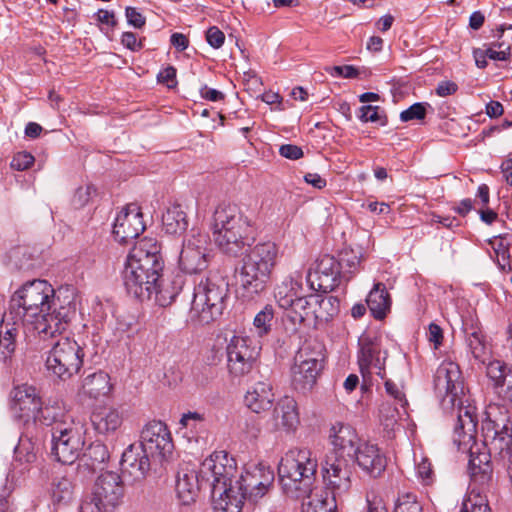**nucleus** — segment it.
<instances>
[{
    "mask_svg": "<svg viewBox=\"0 0 512 512\" xmlns=\"http://www.w3.org/2000/svg\"><path fill=\"white\" fill-rule=\"evenodd\" d=\"M77 311V297L72 287L55 290L46 280L25 283L11 297L7 320L22 323L41 338L49 339L67 330Z\"/></svg>",
    "mask_w": 512,
    "mask_h": 512,
    "instance_id": "nucleus-1",
    "label": "nucleus"
},
{
    "mask_svg": "<svg viewBox=\"0 0 512 512\" xmlns=\"http://www.w3.org/2000/svg\"><path fill=\"white\" fill-rule=\"evenodd\" d=\"M237 473L235 459L226 451H217L201 463V477L209 481L214 512H241L245 497L233 484Z\"/></svg>",
    "mask_w": 512,
    "mask_h": 512,
    "instance_id": "nucleus-2",
    "label": "nucleus"
},
{
    "mask_svg": "<svg viewBox=\"0 0 512 512\" xmlns=\"http://www.w3.org/2000/svg\"><path fill=\"white\" fill-rule=\"evenodd\" d=\"M280 256L279 246L271 240H261L246 250L236 280L240 288L253 297L262 293L269 282Z\"/></svg>",
    "mask_w": 512,
    "mask_h": 512,
    "instance_id": "nucleus-3",
    "label": "nucleus"
},
{
    "mask_svg": "<svg viewBox=\"0 0 512 512\" xmlns=\"http://www.w3.org/2000/svg\"><path fill=\"white\" fill-rule=\"evenodd\" d=\"M318 461L308 448H293L281 458L279 480L286 495L302 498L308 495L315 482Z\"/></svg>",
    "mask_w": 512,
    "mask_h": 512,
    "instance_id": "nucleus-4",
    "label": "nucleus"
},
{
    "mask_svg": "<svg viewBox=\"0 0 512 512\" xmlns=\"http://www.w3.org/2000/svg\"><path fill=\"white\" fill-rule=\"evenodd\" d=\"M228 291V283L217 274L210 273L201 278L194 286L189 322L203 326L219 318L225 308Z\"/></svg>",
    "mask_w": 512,
    "mask_h": 512,
    "instance_id": "nucleus-5",
    "label": "nucleus"
},
{
    "mask_svg": "<svg viewBox=\"0 0 512 512\" xmlns=\"http://www.w3.org/2000/svg\"><path fill=\"white\" fill-rule=\"evenodd\" d=\"M211 228L214 242L223 253L238 256L243 251L250 233V223L235 205L217 206Z\"/></svg>",
    "mask_w": 512,
    "mask_h": 512,
    "instance_id": "nucleus-6",
    "label": "nucleus"
},
{
    "mask_svg": "<svg viewBox=\"0 0 512 512\" xmlns=\"http://www.w3.org/2000/svg\"><path fill=\"white\" fill-rule=\"evenodd\" d=\"M124 497V483L117 472L106 471L95 480L91 493L86 497L79 512H112Z\"/></svg>",
    "mask_w": 512,
    "mask_h": 512,
    "instance_id": "nucleus-7",
    "label": "nucleus"
},
{
    "mask_svg": "<svg viewBox=\"0 0 512 512\" xmlns=\"http://www.w3.org/2000/svg\"><path fill=\"white\" fill-rule=\"evenodd\" d=\"M85 434V424L80 419L71 418L69 423L52 427L51 453L54 458L62 464H73L83 452Z\"/></svg>",
    "mask_w": 512,
    "mask_h": 512,
    "instance_id": "nucleus-8",
    "label": "nucleus"
},
{
    "mask_svg": "<svg viewBox=\"0 0 512 512\" xmlns=\"http://www.w3.org/2000/svg\"><path fill=\"white\" fill-rule=\"evenodd\" d=\"M324 358V348L318 342H305L299 348L292 367V384L296 390L305 393L314 387Z\"/></svg>",
    "mask_w": 512,
    "mask_h": 512,
    "instance_id": "nucleus-9",
    "label": "nucleus"
},
{
    "mask_svg": "<svg viewBox=\"0 0 512 512\" xmlns=\"http://www.w3.org/2000/svg\"><path fill=\"white\" fill-rule=\"evenodd\" d=\"M83 358V349L74 339L60 337L48 352L45 366L51 375L66 380L79 372Z\"/></svg>",
    "mask_w": 512,
    "mask_h": 512,
    "instance_id": "nucleus-10",
    "label": "nucleus"
},
{
    "mask_svg": "<svg viewBox=\"0 0 512 512\" xmlns=\"http://www.w3.org/2000/svg\"><path fill=\"white\" fill-rule=\"evenodd\" d=\"M163 269L161 266L126 260L123 270L126 291L140 301L151 300Z\"/></svg>",
    "mask_w": 512,
    "mask_h": 512,
    "instance_id": "nucleus-11",
    "label": "nucleus"
},
{
    "mask_svg": "<svg viewBox=\"0 0 512 512\" xmlns=\"http://www.w3.org/2000/svg\"><path fill=\"white\" fill-rule=\"evenodd\" d=\"M208 246V235L192 228L183 240L178 258L179 269L186 274H197L206 270L210 262Z\"/></svg>",
    "mask_w": 512,
    "mask_h": 512,
    "instance_id": "nucleus-12",
    "label": "nucleus"
},
{
    "mask_svg": "<svg viewBox=\"0 0 512 512\" xmlns=\"http://www.w3.org/2000/svg\"><path fill=\"white\" fill-rule=\"evenodd\" d=\"M227 368L234 378L249 374L259 356L260 346L246 335H233L226 347Z\"/></svg>",
    "mask_w": 512,
    "mask_h": 512,
    "instance_id": "nucleus-13",
    "label": "nucleus"
},
{
    "mask_svg": "<svg viewBox=\"0 0 512 512\" xmlns=\"http://www.w3.org/2000/svg\"><path fill=\"white\" fill-rule=\"evenodd\" d=\"M274 481V472L270 467L262 463H249L243 472L233 478V484L245 499L256 502L262 498L272 486Z\"/></svg>",
    "mask_w": 512,
    "mask_h": 512,
    "instance_id": "nucleus-14",
    "label": "nucleus"
},
{
    "mask_svg": "<svg viewBox=\"0 0 512 512\" xmlns=\"http://www.w3.org/2000/svg\"><path fill=\"white\" fill-rule=\"evenodd\" d=\"M138 447L151 458L162 460L170 456L174 445L167 425L157 420L148 422L141 431Z\"/></svg>",
    "mask_w": 512,
    "mask_h": 512,
    "instance_id": "nucleus-15",
    "label": "nucleus"
},
{
    "mask_svg": "<svg viewBox=\"0 0 512 512\" xmlns=\"http://www.w3.org/2000/svg\"><path fill=\"white\" fill-rule=\"evenodd\" d=\"M11 411L24 424H35L41 411L42 399L34 386L23 384L13 388L10 394Z\"/></svg>",
    "mask_w": 512,
    "mask_h": 512,
    "instance_id": "nucleus-16",
    "label": "nucleus"
},
{
    "mask_svg": "<svg viewBox=\"0 0 512 512\" xmlns=\"http://www.w3.org/2000/svg\"><path fill=\"white\" fill-rule=\"evenodd\" d=\"M340 264L331 255L321 256L317 262L314 272H309L307 281L314 290L330 292L334 290L343 280Z\"/></svg>",
    "mask_w": 512,
    "mask_h": 512,
    "instance_id": "nucleus-17",
    "label": "nucleus"
},
{
    "mask_svg": "<svg viewBox=\"0 0 512 512\" xmlns=\"http://www.w3.org/2000/svg\"><path fill=\"white\" fill-rule=\"evenodd\" d=\"M145 229L143 215L136 203L127 204L116 216L113 235L119 243H128Z\"/></svg>",
    "mask_w": 512,
    "mask_h": 512,
    "instance_id": "nucleus-18",
    "label": "nucleus"
},
{
    "mask_svg": "<svg viewBox=\"0 0 512 512\" xmlns=\"http://www.w3.org/2000/svg\"><path fill=\"white\" fill-rule=\"evenodd\" d=\"M358 467L372 478L380 477L386 469L387 458L381 449L367 441L358 444V448L352 455V464Z\"/></svg>",
    "mask_w": 512,
    "mask_h": 512,
    "instance_id": "nucleus-19",
    "label": "nucleus"
},
{
    "mask_svg": "<svg viewBox=\"0 0 512 512\" xmlns=\"http://www.w3.org/2000/svg\"><path fill=\"white\" fill-rule=\"evenodd\" d=\"M203 485L209 486V481L202 479L201 466L199 470H196L189 464L180 467L176 477L175 490L182 504L189 505L193 503L198 495L199 489Z\"/></svg>",
    "mask_w": 512,
    "mask_h": 512,
    "instance_id": "nucleus-20",
    "label": "nucleus"
},
{
    "mask_svg": "<svg viewBox=\"0 0 512 512\" xmlns=\"http://www.w3.org/2000/svg\"><path fill=\"white\" fill-rule=\"evenodd\" d=\"M329 439L333 448L326 455L346 457L351 460L358 444L362 442L356 430L343 423H336L331 427Z\"/></svg>",
    "mask_w": 512,
    "mask_h": 512,
    "instance_id": "nucleus-21",
    "label": "nucleus"
},
{
    "mask_svg": "<svg viewBox=\"0 0 512 512\" xmlns=\"http://www.w3.org/2000/svg\"><path fill=\"white\" fill-rule=\"evenodd\" d=\"M299 424L296 401L289 396L280 398L267 419V425L275 431H294Z\"/></svg>",
    "mask_w": 512,
    "mask_h": 512,
    "instance_id": "nucleus-22",
    "label": "nucleus"
},
{
    "mask_svg": "<svg viewBox=\"0 0 512 512\" xmlns=\"http://www.w3.org/2000/svg\"><path fill=\"white\" fill-rule=\"evenodd\" d=\"M150 456L138 446L130 445L122 454L121 468L132 481L143 480L150 470Z\"/></svg>",
    "mask_w": 512,
    "mask_h": 512,
    "instance_id": "nucleus-23",
    "label": "nucleus"
},
{
    "mask_svg": "<svg viewBox=\"0 0 512 512\" xmlns=\"http://www.w3.org/2000/svg\"><path fill=\"white\" fill-rule=\"evenodd\" d=\"M360 351L358 354V364L363 377L374 370L381 378L384 377V358L380 356L379 345L369 337L359 339Z\"/></svg>",
    "mask_w": 512,
    "mask_h": 512,
    "instance_id": "nucleus-24",
    "label": "nucleus"
},
{
    "mask_svg": "<svg viewBox=\"0 0 512 512\" xmlns=\"http://www.w3.org/2000/svg\"><path fill=\"white\" fill-rule=\"evenodd\" d=\"M275 394L268 380L256 382L246 392L244 403L254 413H261L272 407Z\"/></svg>",
    "mask_w": 512,
    "mask_h": 512,
    "instance_id": "nucleus-25",
    "label": "nucleus"
},
{
    "mask_svg": "<svg viewBox=\"0 0 512 512\" xmlns=\"http://www.w3.org/2000/svg\"><path fill=\"white\" fill-rule=\"evenodd\" d=\"M463 332L468 352L479 363L485 364L491 356V347L477 324L464 323Z\"/></svg>",
    "mask_w": 512,
    "mask_h": 512,
    "instance_id": "nucleus-26",
    "label": "nucleus"
},
{
    "mask_svg": "<svg viewBox=\"0 0 512 512\" xmlns=\"http://www.w3.org/2000/svg\"><path fill=\"white\" fill-rule=\"evenodd\" d=\"M126 260L164 267L161 244L152 237L141 239L130 251Z\"/></svg>",
    "mask_w": 512,
    "mask_h": 512,
    "instance_id": "nucleus-27",
    "label": "nucleus"
},
{
    "mask_svg": "<svg viewBox=\"0 0 512 512\" xmlns=\"http://www.w3.org/2000/svg\"><path fill=\"white\" fill-rule=\"evenodd\" d=\"M293 303L286 310L284 316V323L287 332L295 334L300 325L308 319L310 314L312 315L313 307H311L312 294L308 297L299 296L293 298Z\"/></svg>",
    "mask_w": 512,
    "mask_h": 512,
    "instance_id": "nucleus-28",
    "label": "nucleus"
},
{
    "mask_svg": "<svg viewBox=\"0 0 512 512\" xmlns=\"http://www.w3.org/2000/svg\"><path fill=\"white\" fill-rule=\"evenodd\" d=\"M302 277V272L297 270L277 285L275 298L281 308L287 309L293 303V298H298L301 295Z\"/></svg>",
    "mask_w": 512,
    "mask_h": 512,
    "instance_id": "nucleus-29",
    "label": "nucleus"
},
{
    "mask_svg": "<svg viewBox=\"0 0 512 512\" xmlns=\"http://www.w3.org/2000/svg\"><path fill=\"white\" fill-rule=\"evenodd\" d=\"M311 307H313L312 316L315 325L319 326L327 323L339 313L340 303L334 296L312 294Z\"/></svg>",
    "mask_w": 512,
    "mask_h": 512,
    "instance_id": "nucleus-30",
    "label": "nucleus"
},
{
    "mask_svg": "<svg viewBox=\"0 0 512 512\" xmlns=\"http://www.w3.org/2000/svg\"><path fill=\"white\" fill-rule=\"evenodd\" d=\"M183 281L181 277L164 278L162 273L156 281L152 299L161 307L171 305L182 290Z\"/></svg>",
    "mask_w": 512,
    "mask_h": 512,
    "instance_id": "nucleus-31",
    "label": "nucleus"
},
{
    "mask_svg": "<svg viewBox=\"0 0 512 512\" xmlns=\"http://www.w3.org/2000/svg\"><path fill=\"white\" fill-rule=\"evenodd\" d=\"M122 415L116 408L100 407L91 415L94 429L100 434L115 432L122 424Z\"/></svg>",
    "mask_w": 512,
    "mask_h": 512,
    "instance_id": "nucleus-32",
    "label": "nucleus"
},
{
    "mask_svg": "<svg viewBox=\"0 0 512 512\" xmlns=\"http://www.w3.org/2000/svg\"><path fill=\"white\" fill-rule=\"evenodd\" d=\"M366 304L375 319L381 320L387 315L391 309V298L383 283L374 284L366 298Z\"/></svg>",
    "mask_w": 512,
    "mask_h": 512,
    "instance_id": "nucleus-33",
    "label": "nucleus"
},
{
    "mask_svg": "<svg viewBox=\"0 0 512 512\" xmlns=\"http://www.w3.org/2000/svg\"><path fill=\"white\" fill-rule=\"evenodd\" d=\"M308 497V501L302 504V512H336L337 499L321 489L318 492L312 491L303 498Z\"/></svg>",
    "mask_w": 512,
    "mask_h": 512,
    "instance_id": "nucleus-34",
    "label": "nucleus"
},
{
    "mask_svg": "<svg viewBox=\"0 0 512 512\" xmlns=\"http://www.w3.org/2000/svg\"><path fill=\"white\" fill-rule=\"evenodd\" d=\"M179 431L189 441H197L200 434L205 431V415L196 411L183 413L179 420Z\"/></svg>",
    "mask_w": 512,
    "mask_h": 512,
    "instance_id": "nucleus-35",
    "label": "nucleus"
},
{
    "mask_svg": "<svg viewBox=\"0 0 512 512\" xmlns=\"http://www.w3.org/2000/svg\"><path fill=\"white\" fill-rule=\"evenodd\" d=\"M162 223L168 234H182L188 227L186 213L179 204L167 208L162 216Z\"/></svg>",
    "mask_w": 512,
    "mask_h": 512,
    "instance_id": "nucleus-36",
    "label": "nucleus"
},
{
    "mask_svg": "<svg viewBox=\"0 0 512 512\" xmlns=\"http://www.w3.org/2000/svg\"><path fill=\"white\" fill-rule=\"evenodd\" d=\"M82 388L83 392L91 398L105 396L111 390L110 377L103 371L92 373L85 377Z\"/></svg>",
    "mask_w": 512,
    "mask_h": 512,
    "instance_id": "nucleus-37",
    "label": "nucleus"
},
{
    "mask_svg": "<svg viewBox=\"0 0 512 512\" xmlns=\"http://www.w3.org/2000/svg\"><path fill=\"white\" fill-rule=\"evenodd\" d=\"M80 459V468H87L89 472L96 471L100 465L104 464L109 459V452L103 443L94 442L86 451L82 452Z\"/></svg>",
    "mask_w": 512,
    "mask_h": 512,
    "instance_id": "nucleus-38",
    "label": "nucleus"
},
{
    "mask_svg": "<svg viewBox=\"0 0 512 512\" xmlns=\"http://www.w3.org/2000/svg\"><path fill=\"white\" fill-rule=\"evenodd\" d=\"M71 418L74 417L66 411L63 403L55 401L45 406H43V404L41 405V411H39L37 421L55 427L62 422L69 423Z\"/></svg>",
    "mask_w": 512,
    "mask_h": 512,
    "instance_id": "nucleus-39",
    "label": "nucleus"
},
{
    "mask_svg": "<svg viewBox=\"0 0 512 512\" xmlns=\"http://www.w3.org/2000/svg\"><path fill=\"white\" fill-rule=\"evenodd\" d=\"M486 375L493 382L496 389L504 390L512 379V366L499 360H488L486 363Z\"/></svg>",
    "mask_w": 512,
    "mask_h": 512,
    "instance_id": "nucleus-40",
    "label": "nucleus"
},
{
    "mask_svg": "<svg viewBox=\"0 0 512 512\" xmlns=\"http://www.w3.org/2000/svg\"><path fill=\"white\" fill-rule=\"evenodd\" d=\"M343 473L352 475V460L346 457L325 455V458L322 463V474L340 476L343 475Z\"/></svg>",
    "mask_w": 512,
    "mask_h": 512,
    "instance_id": "nucleus-41",
    "label": "nucleus"
},
{
    "mask_svg": "<svg viewBox=\"0 0 512 512\" xmlns=\"http://www.w3.org/2000/svg\"><path fill=\"white\" fill-rule=\"evenodd\" d=\"M51 496L54 504H68L74 496V484L67 477L55 478L51 486Z\"/></svg>",
    "mask_w": 512,
    "mask_h": 512,
    "instance_id": "nucleus-42",
    "label": "nucleus"
},
{
    "mask_svg": "<svg viewBox=\"0 0 512 512\" xmlns=\"http://www.w3.org/2000/svg\"><path fill=\"white\" fill-rule=\"evenodd\" d=\"M5 317L0 324V360L9 358L15 350L16 325H10Z\"/></svg>",
    "mask_w": 512,
    "mask_h": 512,
    "instance_id": "nucleus-43",
    "label": "nucleus"
},
{
    "mask_svg": "<svg viewBox=\"0 0 512 512\" xmlns=\"http://www.w3.org/2000/svg\"><path fill=\"white\" fill-rule=\"evenodd\" d=\"M352 475H348L343 473L340 476L334 475H323V480L325 484V491L334 496L337 500L338 498L346 495L352 485L351 480Z\"/></svg>",
    "mask_w": 512,
    "mask_h": 512,
    "instance_id": "nucleus-44",
    "label": "nucleus"
},
{
    "mask_svg": "<svg viewBox=\"0 0 512 512\" xmlns=\"http://www.w3.org/2000/svg\"><path fill=\"white\" fill-rule=\"evenodd\" d=\"M340 264L341 274H343V280L349 281L352 275L358 270L361 255L354 252L353 250L345 249L340 253V258L337 259Z\"/></svg>",
    "mask_w": 512,
    "mask_h": 512,
    "instance_id": "nucleus-45",
    "label": "nucleus"
},
{
    "mask_svg": "<svg viewBox=\"0 0 512 512\" xmlns=\"http://www.w3.org/2000/svg\"><path fill=\"white\" fill-rule=\"evenodd\" d=\"M274 319V309L271 305H266L254 317L253 326L259 336L267 335L271 331Z\"/></svg>",
    "mask_w": 512,
    "mask_h": 512,
    "instance_id": "nucleus-46",
    "label": "nucleus"
},
{
    "mask_svg": "<svg viewBox=\"0 0 512 512\" xmlns=\"http://www.w3.org/2000/svg\"><path fill=\"white\" fill-rule=\"evenodd\" d=\"M461 512H490V508L485 496L471 490L463 500Z\"/></svg>",
    "mask_w": 512,
    "mask_h": 512,
    "instance_id": "nucleus-47",
    "label": "nucleus"
},
{
    "mask_svg": "<svg viewBox=\"0 0 512 512\" xmlns=\"http://www.w3.org/2000/svg\"><path fill=\"white\" fill-rule=\"evenodd\" d=\"M394 512H423V509L416 495L403 493L398 497Z\"/></svg>",
    "mask_w": 512,
    "mask_h": 512,
    "instance_id": "nucleus-48",
    "label": "nucleus"
},
{
    "mask_svg": "<svg viewBox=\"0 0 512 512\" xmlns=\"http://www.w3.org/2000/svg\"><path fill=\"white\" fill-rule=\"evenodd\" d=\"M94 194L95 189L90 184L78 187L72 197L73 206L75 208H82L86 206L90 202Z\"/></svg>",
    "mask_w": 512,
    "mask_h": 512,
    "instance_id": "nucleus-49",
    "label": "nucleus"
},
{
    "mask_svg": "<svg viewBox=\"0 0 512 512\" xmlns=\"http://www.w3.org/2000/svg\"><path fill=\"white\" fill-rule=\"evenodd\" d=\"M14 452L20 461L30 463L35 459L34 445L28 438L21 437Z\"/></svg>",
    "mask_w": 512,
    "mask_h": 512,
    "instance_id": "nucleus-50",
    "label": "nucleus"
},
{
    "mask_svg": "<svg viewBox=\"0 0 512 512\" xmlns=\"http://www.w3.org/2000/svg\"><path fill=\"white\" fill-rule=\"evenodd\" d=\"M427 107H429V104L427 103H414L409 108L400 113V119L402 122L422 120L426 116Z\"/></svg>",
    "mask_w": 512,
    "mask_h": 512,
    "instance_id": "nucleus-51",
    "label": "nucleus"
},
{
    "mask_svg": "<svg viewBox=\"0 0 512 512\" xmlns=\"http://www.w3.org/2000/svg\"><path fill=\"white\" fill-rule=\"evenodd\" d=\"M381 421L386 427H392L399 417V410L389 402H384L379 408Z\"/></svg>",
    "mask_w": 512,
    "mask_h": 512,
    "instance_id": "nucleus-52",
    "label": "nucleus"
},
{
    "mask_svg": "<svg viewBox=\"0 0 512 512\" xmlns=\"http://www.w3.org/2000/svg\"><path fill=\"white\" fill-rule=\"evenodd\" d=\"M416 462V474L418 479L424 484L429 485L432 482L433 472L431 469V463L427 458L422 457L421 460Z\"/></svg>",
    "mask_w": 512,
    "mask_h": 512,
    "instance_id": "nucleus-53",
    "label": "nucleus"
},
{
    "mask_svg": "<svg viewBox=\"0 0 512 512\" xmlns=\"http://www.w3.org/2000/svg\"><path fill=\"white\" fill-rule=\"evenodd\" d=\"M34 156L28 152H18L11 161V167L17 171H24L34 163Z\"/></svg>",
    "mask_w": 512,
    "mask_h": 512,
    "instance_id": "nucleus-54",
    "label": "nucleus"
},
{
    "mask_svg": "<svg viewBox=\"0 0 512 512\" xmlns=\"http://www.w3.org/2000/svg\"><path fill=\"white\" fill-rule=\"evenodd\" d=\"M492 248L494 249L496 255L498 258L499 264L504 269L505 267V261L509 260V253L507 245L504 244L503 239L501 237H495L493 240L490 241Z\"/></svg>",
    "mask_w": 512,
    "mask_h": 512,
    "instance_id": "nucleus-55",
    "label": "nucleus"
},
{
    "mask_svg": "<svg viewBox=\"0 0 512 512\" xmlns=\"http://www.w3.org/2000/svg\"><path fill=\"white\" fill-rule=\"evenodd\" d=\"M206 40L211 47L218 49L224 44L225 35L218 27L212 26L206 32Z\"/></svg>",
    "mask_w": 512,
    "mask_h": 512,
    "instance_id": "nucleus-56",
    "label": "nucleus"
},
{
    "mask_svg": "<svg viewBox=\"0 0 512 512\" xmlns=\"http://www.w3.org/2000/svg\"><path fill=\"white\" fill-rule=\"evenodd\" d=\"M385 390L402 408L407 404L401 388L391 380L385 381Z\"/></svg>",
    "mask_w": 512,
    "mask_h": 512,
    "instance_id": "nucleus-57",
    "label": "nucleus"
},
{
    "mask_svg": "<svg viewBox=\"0 0 512 512\" xmlns=\"http://www.w3.org/2000/svg\"><path fill=\"white\" fill-rule=\"evenodd\" d=\"M125 15L129 25L135 28H142L146 23V18L134 7H127Z\"/></svg>",
    "mask_w": 512,
    "mask_h": 512,
    "instance_id": "nucleus-58",
    "label": "nucleus"
},
{
    "mask_svg": "<svg viewBox=\"0 0 512 512\" xmlns=\"http://www.w3.org/2000/svg\"><path fill=\"white\" fill-rule=\"evenodd\" d=\"M158 82L165 84L168 88L176 86V69L173 66H168L161 70L157 75Z\"/></svg>",
    "mask_w": 512,
    "mask_h": 512,
    "instance_id": "nucleus-59",
    "label": "nucleus"
},
{
    "mask_svg": "<svg viewBox=\"0 0 512 512\" xmlns=\"http://www.w3.org/2000/svg\"><path fill=\"white\" fill-rule=\"evenodd\" d=\"M279 154L290 160H298L303 157V150L294 144H284L280 146Z\"/></svg>",
    "mask_w": 512,
    "mask_h": 512,
    "instance_id": "nucleus-60",
    "label": "nucleus"
},
{
    "mask_svg": "<svg viewBox=\"0 0 512 512\" xmlns=\"http://www.w3.org/2000/svg\"><path fill=\"white\" fill-rule=\"evenodd\" d=\"M121 43L131 51H139L143 48L142 40H138L133 32H124L121 36Z\"/></svg>",
    "mask_w": 512,
    "mask_h": 512,
    "instance_id": "nucleus-61",
    "label": "nucleus"
},
{
    "mask_svg": "<svg viewBox=\"0 0 512 512\" xmlns=\"http://www.w3.org/2000/svg\"><path fill=\"white\" fill-rule=\"evenodd\" d=\"M485 51V55L494 61H507L511 56V46H505L501 50H496L493 46L486 48Z\"/></svg>",
    "mask_w": 512,
    "mask_h": 512,
    "instance_id": "nucleus-62",
    "label": "nucleus"
},
{
    "mask_svg": "<svg viewBox=\"0 0 512 512\" xmlns=\"http://www.w3.org/2000/svg\"><path fill=\"white\" fill-rule=\"evenodd\" d=\"M378 106L365 105L359 110V119L363 122H376L379 119Z\"/></svg>",
    "mask_w": 512,
    "mask_h": 512,
    "instance_id": "nucleus-63",
    "label": "nucleus"
},
{
    "mask_svg": "<svg viewBox=\"0 0 512 512\" xmlns=\"http://www.w3.org/2000/svg\"><path fill=\"white\" fill-rule=\"evenodd\" d=\"M367 512H388L383 500L377 496H367Z\"/></svg>",
    "mask_w": 512,
    "mask_h": 512,
    "instance_id": "nucleus-64",
    "label": "nucleus"
}]
</instances>
